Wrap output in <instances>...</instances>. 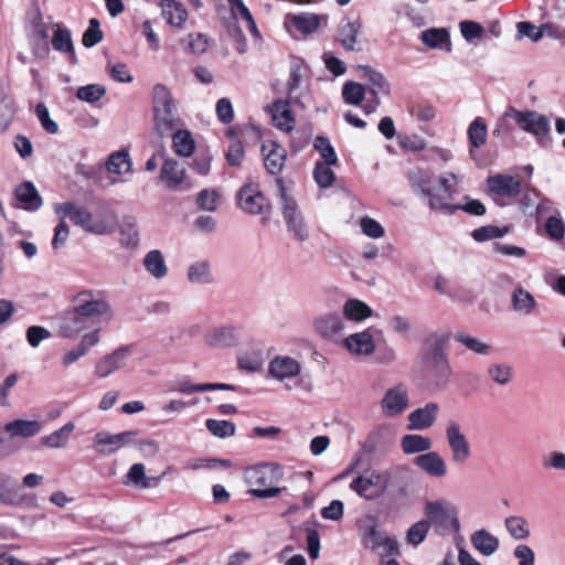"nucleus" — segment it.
<instances>
[{"instance_id":"1","label":"nucleus","mask_w":565,"mask_h":565,"mask_svg":"<svg viewBox=\"0 0 565 565\" xmlns=\"http://www.w3.org/2000/svg\"><path fill=\"white\" fill-rule=\"evenodd\" d=\"M449 334L444 332L430 333L420 351V371L425 380L438 387H446L452 376V367L449 362L447 347Z\"/></svg>"},{"instance_id":"2","label":"nucleus","mask_w":565,"mask_h":565,"mask_svg":"<svg viewBox=\"0 0 565 565\" xmlns=\"http://www.w3.org/2000/svg\"><path fill=\"white\" fill-rule=\"evenodd\" d=\"M154 130L160 137H169L179 124L175 100L163 84H156L151 94Z\"/></svg>"},{"instance_id":"3","label":"nucleus","mask_w":565,"mask_h":565,"mask_svg":"<svg viewBox=\"0 0 565 565\" xmlns=\"http://www.w3.org/2000/svg\"><path fill=\"white\" fill-rule=\"evenodd\" d=\"M244 478L252 487L248 492L255 498H275L281 492V488L273 487L280 480V469L277 465L262 463L249 467L245 470Z\"/></svg>"},{"instance_id":"4","label":"nucleus","mask_w":565,"mask_h":565,"mask_svg":"<svg viewBox=\"0 0 565 565\" xmlns=\"http://www.w3.org/2000/svg\"><path fill=\"white\" fill-rule=\"evenodd\" d=\"M72 303L82 311L95 328L102 329L103 324H108L114 318L111 305L94 290H81L72 297Z\"/></svg>"},{"instance_id":"5","label":"nucleus","mask_w":565,"mask_h":565,"mask_svg":"<svg viewBox=\"0 0 565 565\" xmlns=\"http://www.w3.org/2000/svg\"><path fill=\"white\" fill-rule=\"evenodd\" d=\"M424 513L430 523V527L433 526L438 535L445 536L458 533L460 530L457 508L450 501H427Z\"/></svg>"},{"instance_id":"6","label":"nucleus","mask_w":565,"mask_h":565,"mask_svg":"<svg viewBox=\"0 0 565 565\" xmlns=\"http://www.w3.org/2000/svg\"><path fill=\"white\" fill-rule=\"evenodd\" d=\"M390 483L391 473L388 471L367 469L363 473H359L354 477L349 488L360 498L374 501L386 493Z\"/></svg>"},{"instance_id":"7","label":"nucleus","mask_w":565,"mask_h":565,"mask_svg":"<svg viewBox=\"0 0 565 565\" xmlns=\"http://www.w3.org/2000/svg\"><path fill=\"white\" fill-rule=\"evenodd\" d=\"M444 434L451 461L456 465L466 463L471 458L472 446L462 424L455 418L448 419L445 423Z\"/></svg>"},{"instance_id":"8","label":"nucleus","mask_w":565,"mask_h":565,"mask_svg":"<svg viewBox=\"0 0 565 565\" xmlns=\"http://www.w3.org/2000/svg\"><path fill=\"white\" fill-rule=\"evenodd\" d=\"M277 188L279 206L287 224L288 232L291 233L296 239L305 242L308 239L309 234L297 202L287 193V189L282 180H277Z\"/></svg>"},{"instance_id":"9","label":"nucleus","mask_w":565,"mask_h":565,"mask_svg":"<svg viewBox=\"0 0 565 565\" xmlns=\"http://www.w3.org/2000/svg\"><path fill=\"white\" fill-rule=\"evenodd\" d=\"M55 212L61 217H68L74 225L82 227L88 233L104 235L113 231V226L105 222H93V215L86 207L72 202L56 204Z\"/></svg>"},{"instance_id":"10","label":"nucleus","mask_w":565,"mask_h":565,"mask_svg":"<svg viewBox=\"0 0 565 565\" xmlns=\"http://www.w3.org/2000/svg\"><path fill=\"white\" fill-rule=\"evenodd\" d=\"M439 180L440 175H436L428 169L414 168L407 173V181L413 193L425 200L428 207H445L441 200L431 194Z\"/></svg>"},{"instance_id":"11","label":"nucleus","mask_w":565,"mask_h":565,"mask_svg":"<svg viewBox=\"0 0 565 565\" xmlns=\"http://www.w3.org/2000/svg\"><path fill=\"white\" fill-rule=\"evenodd\" d=\"M237 200L239 207L244 212L252 215H263V225L268 223L271 205L257 185L247 184L243 186L237 194Z\"/></svg>"},{"instance_id":"12","label":"nucleus","mask_w":565,"mask_h":565,"mask_svg":"<svg viewBox=\"0 0 565 565\" xmlns=\"http://www.w3.org/2000/svg\"><path fill=\"white\" fill-rule=\"evenodd\" d=\"M490 195L499 205H507L510 200L521 192V182L518 178L508 174H497L487 180Z\"/></svg>"},{"instance_id":"13","label":"nucleus","mask_w":565,"mask_h":565,"mask_svg":"<svg viewBox=\"0 0 565 565\" xmlns=\"http://www.w3.org/2000/svg\"><path fill=\"white\" fill-rule=\"evenodd\" d=\"M460 183V178L454 172H445L440 175V180L438 181L435 189L431 191L434 196H437L441 200V204L445 207H429L431 211H438L446 215H452L458 211V206H455L451 203V200L455 194L458 193V185Z\"/></svg>"},{"instance_id":"14","label":"nucleus","mask_w":565,"mask_h":565,"mask_svg":"<svg viewBox=\"0 0 565 565\" xmlns=\"http://www.w3.org/2000/svg\"><path fill=\"white\" fill-rule=\"evenodd\" d=\"M96 328L88 319L72 303V307L63 313L58 323V332L67 339H76L84 331H93Z\"/></svg>"},{"instance_id":"15","label":"nucleus","mask_w":565,"mask_h":565,"mask_svg":"<svg viewBox=\"0 0 565 565\" xmlns=\"http://www.w3.org/2000/svg\"><path fill=\"white\" fill-rule=\"evenodd\" d=\"M137 435L135 430H127L118 434H110L106 430L98 431L94 438V448L100 456H110L130 444L132 438Z\"/></svg>"},{"instance_id":"16","label":"nucleus","mask_w":565,"mask_h":565,"mask_svg":"<svg viewBox=\"0 0 565 565\" xmlns=\"http://www.w3.org/2000/svg\"><path fill=\"white\" fill-rule=\"evenodd\" d=\"M409 405L408 390L404 384H397L388 388L380 403L381 411L386 417L402 415Z\"/></svg>"},{"instance_id":"17","label":"nucleus","mask_w":565,"mask_h":565,"mask_svg":"<svg viewBox=\"0 0 565 565\" xmlns=\"http://www.w3.org/2000/svg\"><path fill=\"white\" fill-rule=\"evenodd\" d=\"M239 332L234 326H217L207 330L203 335L206 347L226 349L238 343Z\"/></svg>"},{"instance_id":"18","label":"nucleus","mask_w":565,"mask_h":565,"mask_svg":"<svg viewBox=\"0 0 565 565\" xmlns=\"http://www.w3.org/2000/svg\"><path fill=\"white\" fill-rule=\"evenodd\" d=\"M131 355L130 347H120L111 353L102 358L95 365V374L100 379H106L118 370L126 366Z\"/></svg>"},{"instance_id":"19","label":"nucleus","mask_w":565,"mask_h":565,"mask_svg":"<svg viewBox=\"0 0 565 565\" xmlns=\"http://www.w3.org/2000/svg\"><path fill=\"white\" fill-rule=\"evenodd\" d=\"M440 413V406L436 402H429L423 407L411 412L407 416L408 429L426 430L435 425Z\"/></svg>"},{"instance_id":"20","label":"nucleus","mask_w":565,"mask_h":565,"mask_svg":"<svg viewBox=\"0 0 565 565\" xmlns=\"http://www.w3.org/2000/svg\"><path fill=\"white\" fill-rule=\"evenodd\" d=\"M514 119L519 127L532 135L544 137L550 132L551 125L547 117L536 111H514Z\"/></svg>"},{"instance_id":"21","label":"nucleus","mask_w":565,"mask_h":565,"mask_svg":"<svg viewBox=\"0 0 565 565\" xmlns=\"http://www.w3.org/2000/svg\"><path fill=\"white\" fill-rule=\"evenodd\" d=\"M269 375L279 381L294 379L301 373V364L298 360L288 355H277L268 364Z\"/></svg>"},{"instance_id":"22","label":"nucleus","mask_w":565,"mask_h":565,"mask_svg":"<svg viewBox=\"0 0 565 565\" xmlns=\"http://www.w3.org/2000/svg\"><path fill=\"white\" fill-rule=\"evenodd\" d=\"M344 322L338 312H329L317 317L312 328L317 334L327 340H333L344 330Z\"/></svg>"},{"instance_id":"23","label":"nucleus","mask_w":565,"mask_h":565,"mask_svg":"<svg viewBox=\"0 0 565 565\" xmlns=\"http://www.w3.org/2000/svg\"><path fill=\"white\" fill-rule=\"evenodd\" d=\"M345 349L355 356H369L374 353L376 344L370 329L350 334L343 342Z\"/></svg>"},{"instance_id":"24","label":"nucleus","mask_w":565,"mask_h":565,"mask_svg":"<svg viewBox=\"0 0 565 565\" xmlns=\"http://www.w3.org/2000/svg\"><path fill=\"white\" fill-rule=\"evenodd\" d=\"M510 302L512 311L522 317H530L534 315L537 309L535 297L522 286L513 288Z\"/></svg>"},{"instance_id":"25","label":"nucleus","mask_w":565,"mask_h":565,"mask_svg":"<svg viewBox=\"0 0 565 565\" xmlns=\"http://www.w3.org/2000/svg\"><path fill=\"white\" fill-rule=\"evenodd\" d=\"M414 463L430 477L443 478L447 475V463L437 451H428L417 456Z\"/></svg>"},{"instance_id":"26","label":"nucleus","mask_w":565,"mask_h":565,"mask_svg":"<svg viewBox=\"0 0 565 565\" xmlns=\"http://www.w3.org/2000/svg\"><path fill=\"white\" fill-rule=\"evenodd\" d=\"M161 181L171 191L181 189L185 179L184 167L174 159H166L160 171Z\"/></svg>"},{"instance_id":"27","label":"nucleus","mask_w":565,"mask_h":565,"mask_svg":"<svg viewBox=\"0 0 565 565\" xmlns=\"http://www.w3.org/2000/svg\"><path fill=\"white\" fill-rule=\"evenodd\" d=\"M99 329L84 333L79 343L63 355L62 363L64 365H71L81 358L85 356L92 348L99 343Z\"/></svg>"},{"instance_id":"28","label":"nucleus","mask_w":565,"mask_h":565,"mask_svg":"<svg viewBox=\"0 0 565 565\" xmlns=\"http://www.w3.org/2000/svg\"><path fill=\"white\" fill-rule=\"evenodd\" d=\"M21 207L28 211H36L42 205V198L32 182L25 181L17 186L14 192Z\"/></svg>"},{"instance_id":"29","label":"nucleus","mask_w":565,"mask_h":565,"mask_svg":"<svg viewBox=\"0 0 565 565\" xmlns=\"http://www.w3.org/2000/svg\"><path fill=\"white\" fill-rule=\"evenodd\" d=\"M273 122L281 131L290 132L295 127V118L289 109V100H276L273 104Z\"/></svg>"},{"instance_id":"30","label":"nucleus","mask_w":565,"mask_h":565,"mask_svg":"<svg viewBox=\"0 0 565 565\" xmlns=\"http://www.w3.org/2000/svg\"><path fill=\"white\" fill-rule=\"evenodd\" d=\"M362 26L361 20L345 19L342 21L339 29V38L342 46L348 51H354L358 42V35Z\"/></svg>"},{"instance_id":"31","label":"nucleus","mask_w":565,"mask_h":565,"mask_svg":"<svg viewBox=\"0 0 565 565\" xmlns=\"http://www.w3.org/2000/svg\"><path fill=\"white\" fill-rule=\"evenodd\" d=\"M162 15L173 26L181 28L188 19V11L182 3L174 0L161 1Z\"/></svg>"},{"instance_id":"32","label":"nucleus","mask_w":565,"mask_h":565,"mask_svg":"<svg viewBox=\"0 0 565 565\" xmlns=\"http://www.w3.org/2000/svg\"><path fill=\"white\" fill-rule=\"evenodd\" d=\"M143 266L147 273L156 279H162L168 275V266L159 249H152L145 255Z\"/></svg>"},{"instance_id":"33","label":"nucleus","mask_w":565,"mask_h":565,"mask_svg":"<svg viewBox=\"0 0 565 565\" xmlns=\"http://www.w3.org/2000/svg\"><path fill=\"white\" fill-rule=\"evenodd\" d=\"M454 339L456 342L463 345L468 351L480 355V356H488L492 352L491 344L484 342L482 339L478 337H473L470 334H467L462 331H458L454 334Z\"/></svg>"},{"instance_id":"34","label":"nucleus","mask_w":565,"mask_h":565,"mask_svg":"<svg viewBox=\"0 0 565 565\" xmlns=\"http://www.w3.org/2000/svg\"><path fill=\"white\" fill-rule=\"evenodd\" d=\"M343 316L350 321H363L373 316V310L364 301L351 298L343 305Z\"/></svg>"},{"instance_id":"35","label":"nucleus","mask_w":565,"mask_h":565,"mask_svg":"<svg viewBox=\"0 0 565 565\" xmlns=\"http://www.w3.org/2000/svg\"><path fill=\"white\" fill-rule=\"evenodd\" d=\"M6 433L10 435V437H33L38 435L41 430V424L38 420H24L17 419L6 425Z\"/></svg>"},{"instance_id":"36","label":"nucleus","mask_w":565,"mask_h":565,"mask_svg":"<svg viewBox=\"0 0 565 565\" xmlns=\"http://www.w3.org/2000/svg\"><path fill=\"white\" fill-rule=\"evenodd\" d=\"M473 547L484 556H490L499 548V540L486 530H479L471 535Z\"/></svg>"},{"instance_id":"37","label":"nucleus","mask_w":565,"mask_h":565,"mask_svg":"<svg viewBox=\"0 0 565 565\" xmlns=\"http://www.w3.org/2000/svg\"><path fill=\"white\" fill-rule=\"evenodd\" d=\"M305 66L302 61L294 58L290 64V73L287 81V90L289 100L297 102L299 96L297 94L303 77Z\"/></svg>"},{"instance_id":"38","label":"nucleus","mask_w":565,"mask_h":565,"mask_svg":"<svg viewBox=\"0 0 565 565\" xmlns=\"http://www.w3.org/2000/svg\"><path fill=\"white\" fill-rule=\"evenodd\" d=\"M402 449L405 454H417V452H424L429 451V449L433 447V441L429 437L423 436V435H405L401 440Z\"/></svg>"},{"instance_id":"39","label":"nucleus","mask_w":565,"mask_h":565,"mask_svg":"<svg viewBox=\"0 0 565 565\" xmlns=\"http://www.w3.org/2000/svg\"><path fill=\"white\" fill-rule=\"evenodd\" d=\"M286 151L275 142L270 143V149L265 154L264 164L267 171L271 174L279 173L286 161Z\"/></svg>"},{"instance_id":"40","label":"nucleus","mask_w":565,"mask_h":565,"mask_svg":"<svg viewBox=\"0 0 565 565\" xmlns=\"http://www.w3.org/2000/svg\"><path fill=\"white\" fill-rule=\"evenodd\" d=\"M75 429V425L72 422L66 423L60 429L54 430L47 436H44L41 441L49 448H63L67 445L71 433Z\"/></svg>"},{"instance_id":"41","label":"nucleus","mask_w":565,"mask_h":565,"mask_svg":"<svg viewBox=\"0 0 565 565\" xmlns=\"http://www.w3.org/2000/svg\"><path fill=\"white\" fill-rule=\"evenodd\" d=\"M188 279L192 284L207 285L213 281L211 266L207 260H199L190 265L188 269Z\"/></svg>"},{"instance_id":"42","label":"nucleus","mask_w":565,"mask_h":565,"mask_svg":"<svg viewBox=\"0 0 565 565\" xmlns=\"http://www.w3.org/2000/svg\"><path fill=\"white\" fill-rule=\"evenodd\" d=\"M172 147L177 154L182 157H190L194 149L195 142L188 130L172 131Z\"/></svg>"},{"instance_id":"43","label":"nucleus","mask_w":565,"mask_h":565,"mask_svg":"<svg viewBox=\"0 0 565 565\" xmlns=\"http://www.w3.org/2000/svg\"><path fill=\"white\" fill-rule=\"evenodd\" d=\"M420 40L428 47L440 49L446 44L448 46V51L450 50L449 33L444 28H431L422 32Z\"/></svg>"},{"instance_id":"44","label":"nucleus","mask_w":565,"mask_h":565,"mask_svg":"<svg viewBox=\"0 0 565 565\" xmlns=\"http://www.w3.org/2000/svg\"><path fill=\"white\" fill-rule=\"evenodd\" d=\"M546 236L555 242L559 243L565 238V221L563 220L561 212L556 211V214L550 215L544 224Z\"/></svg>"},{"instance_id":"45","label":"nucleus","mask_w":565,"mask_h":565,"mask_svg":"<svg viewBox=\"0 0 565 565\" xmlns=\"http://www.w3.org/2000/svg\"><path fill=\"white\" fill-rule=\"evenodd\" d=\"M504 525L509 534L518 541L526 540L531 532L529 529L527 521L520 515L508 516L504 521Z\"/></svg>"},{"instance_id":"46","label":"nucleus","mask_w":565,"mask_h":565,"mask_svg":"<svg viewBox=\"0 0 565 565\" xmlns=\"http://www.w3.org/2000/svg\"><path fill=\"white\" fill-rule=\"evenodd\" d=\"M0 501L4 504H14L19 501L15 481L3 472H0Z\"/></svg>"},{"instance_id":"47","label":"nucleus","mask_w":565,"mask_h":565,"mask_svg":"<svg viewBox=\"0 0 565 565\" xmlns=\"http://www.w3.org/2000/svg\"><path fill=\"white\" fill-rule=\"evenodd\" d=\"M55 32L52 38L53 47L61 53H71L74 55V44L70 30L58 24L54 25Z\"/></svg>"},{"instance_id":"48","label":"nucleus","mask_w":565,"mask_h":565,"mask_svg":"<svg viewBox=\"0 0 565 565\" xmlns=\"http://www.w3.org/2000/svg\"><path fill=\"white\" fill-rule=\"evenodd\" d=\"M468 139L473 148H480L487 141L488 129L484 120L480 117L473 119L468 127Z\"/></svg>"},{"instance_id":"49","label":"nucleus","mask_w":565,"mask_h":565,"mask_svg":"<svg viewBox=\"0 0 565 565\" xmlns=\"http://www.w3.org/2000/svg\"><path fill=\"white\" fill-rule=\"evenodd\" d=\"M106 168L109 172L116 174L130 171L131 160L129 153L125 150L111 153L106 162Z\"/></svg>"},{"instance_id":"50","label":"nucleus","mask_w":565,"mask_h":565,"mask_svg":"<svg viewBox=\"0 0 565 565\" xmlns=\"http://www.w3.org/2000/svg\"><path fill=\"white\" fill-rule=\"evenodd\" d=\"M127 478L132 484L146 489L150 488L159 481L160 478H147L146 468L142 463H135L130 467Z\"/></svg>"},{"instance_id":"51","label":"nucleus","mask_w":565,"mask_h":565,"mask_svg":"<svg viewBox=\"0 0 565 565\" xmlns=\"http://www.w3.org/2000/svg\"><path fill=\"white\" fill-rule=\"evenodd\" d=\"M107 93V89L102 84H88L81 86L76 90V97L85 103L94 104L100 100Z\"/></svg>"},{"instance_id":"52","label":"nucleus","mask_w":565,"mask_h":565,"mask_svg":"<svg viewBox=\"0 0 565 565\" xmlns=\"http://www.w3.org/2000/svg\"><path fill=\"white\" fill-rule=\"evenodd\" d=\"M313 148L320 154L321 163L338 164V156L333 146L327 137L318 136L313 141Z\"/></svg>"},{"instance_id":"53","label":"nucleus","mask_w":565,"mask_h":565,"mask_svg":"<svg viewBox=\"0 0 565 565\" xmlns=\"http://www.w3.org/2000/svg\"><path fill=\"white\" fill-rule=\"evenodd\" d=\"M206 429L217 438L232 437L235 434V424L230 420L207 419L205 422Z\"/></svg>"},{"instance_id":"54","label":"nucleus","mask_w":565,"mask_h":565,"mask_svg":"<svg viewBox=\"0 0 565 565\" xmlns=\"http://www.w3.org/2000/svg\"><path fill=\"white\" fill-rule=\"evenodd\" d=\"M330 163L317 162L313 169V178L317 184L322 189L332 186L335 181V174L332 171Z\"/></svg>"},{"instance_id":"55","label":"nucleus","mask_w":565,"mask_h":565,"mask_svg":"<svg viewBox=\"0 0 565 565\" xmlns=\"http://www.w3.org/2000/svg\"><path fill=\"white\" fill-rule=\"evenodd\" d=\"M509 227H499L495 225H486L472 231L471 236L476 242H487L493 238L503 237L509 233Z\"/></svg>"},{"instance_id":"56","label":"nucleus","mask_w":565,"mask_h":565,"mask_svg":"<svg viewBox=\"0 0 565 565\" xmlns=\"http://www.w3.org/2000/svg\"><path fill=\"white\" fill-rule=\"evenodd\" d=\"M430 523L427 520H420L414 523L406 533V542L413 546H418L426 539Z\"/></svg>"},{"instance_id":"57","label":"nucleus","mask_w":565,"mask_h":565,"mask_svg":"<svg viewBox=\"0 0 565 565\" xmlns=\"http://www.w3.org/2000/svg\"><path fill=\"white\" fill-rule=\"evenodd\" d=\"M195 203L203 211L215 212L220 204V194L214 189H204L199 192Z\"/></svg>"},{"instance_id":"58","label":"nucleus","mask_w":565,"mask_h":565,"mask_svg":"<svg viewBox=\"0 0 565 565\" xmlns=\"http://www.w3.org/2000/svg\"><path fill=\"white\" fill-rule=\"evenodd\" d=\"M363 72L364 77H366L371 84V93L373 95H377L379 93H387L388 84L384 76L371 68L370 66H360Z\"/></svg>"},{"instance_id":"59","label":"nucleus","mask_w":565,"mask_h":565,"mask_svg":"<svg viewBox=\"0 0 565 565\" xmlns=\"http://www.w3.org/2000/svg\"><path fill=\"white\" fill-rule=\"evenodd\" d=\"M489 377L499 385H507L511 382L513 370L507 363H495L488 367Z\"/></svg>"},{"instance_id":"60","label":"nucleus","mask_w":565,"mask_h":565,"mask_svg":"<svg viewBox=\"0 0 565 565\" xmlns=\"http://www.w3.org/2000/svg\"><path fill=\"white\" fill-rule=\"evenodd\" d=\"M50 28L43 22L40 12L31 20V29L29 31V41H49Z\"/></svg>"},{"instance_id":"61","label":"nucleus","mask_w":565,"mask_h":565,"mask_svg":"<svg viewBox=\"0 0 565 565\" xmlns=\"http://www.w3.org/2000/svg\"><path fill=\"white\" fill-rule=\"evenodd\" d=\"M364 87L355 82L345 83L342 89V96L347 104L359 105L364 99Z\"/></svg>"},{"instance_id":"62","label":"nucleus","mask_w":565,"mask_h":565,"mask_svg":"<svg viewBox=\"0 0 565 565\" xmlns=\"http://www.w3.org/2000/svg\"><path fill=\"white\" fill-rule=\"evenodd\" d=\"M291 21L296 29L305 34L315 32L320 24L319 17L316 14L294 15Z\"/></svg>"},{"instance_id":"63","label":"nucleus","mask_w":565,"mask_h":565,"mask_svg":"<svg viewBox=\"0 0 565 565\" xmlns=\"http://www.w3.org/2000/svg\"><path fill=\"white\" fill-rule=\"evenodd\" d=\"M17 113V104L13 99L3 98L0 100V131L9 128Z\"/></svg>"},{"instance_id":"64","label":"nucleus","mask_w":565,"mask_h":565,"mask_svg":"<svg viewBox=\"0 0 565 565\" xmlns=\"http://www.w3.org/2000/svg\"><path fill=\"white\" fill-rule=\"evenodd\" d=\"M386 537L387 536L382 535L377 531V526L374 524L363 533L361 542L366 548H370L372 552L376 553L381 548V545Z\"/></svg>"}]
</instances>
